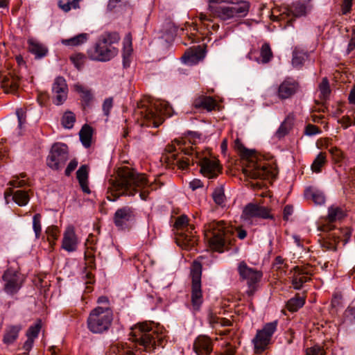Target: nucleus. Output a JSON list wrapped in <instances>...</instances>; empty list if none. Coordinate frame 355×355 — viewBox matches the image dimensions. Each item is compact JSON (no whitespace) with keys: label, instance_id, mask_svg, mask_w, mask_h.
<instances>
[{"label":"nucleus","instance_id":"obj_61","mask_svg":"<svg viewBox=\"0 0 355 355\" xmlns=\"http://www.w3.org/2000/svg\"><path fill=\"white\" fill-rule=\"evenodd\" d=\"M294 209L292 205H286L283 209V219L288 220L289 216L293 213Z\"/></svg>","mask_w":355,"mask_h":355},{"label":"nucleus","instance_id":"obj_9","mask_svg":"<svg viewBox=\"0 0 355 355\" xmlns=\"http://www.w3.org/2000/svg\"><path fill=\"white\" fill-rule=\"evenodd\" d=\"M191 275L192 278V286L191 304L189 305V308L193 314H196L200 310L203 302L201 290L202 265L200 262L195 261L193 263Z\"/></svg>","mask_w":355,"mask_h":355},{"label":"nucleus","instance_id":"obj_50","mask_svg":"<svg viewBox=\"0 0 355 355\" xmlns=\"http://www.w3.org/2000/svg\"><path fill=\"white\" fill-rule=\"evenodd\" d=\"M345 322L349 324H355V306H348L344 312Z\"/></svg>","mask_w":355,"mask_h":355},{"label":"nucleus","instance_id":"obj_17","mask_svg":"<svg viewBox=\"0 0 355 355\" xmlns=\"http://www.w3.org/2000/svg\"><path fill=\"white\" fill-rule=\"evenodd\" d=\"M118 50L112 46L104 44L99 39L95 46L88 51L89 57L93 60L106 62L114 57Z\"/></svg>","mask_w":355,"mask_h":355},{"label":"nucleus","instance_id":"obj_46","mask_svg":"<svg viewBox=\"0 0 355 355\" xmlns=\"http://www.w3.org/2000/svg\"><path fill=\"white\" fill-rule=\"evenodd\" d=\"M329 153L331 155L332 159L335 163L343 164L345 160V155L338 148L332 147L329 149Z\"/></svg>","mask_w":355,"mask_h":355},{"label":"nucleus","instance_id":"obj_52","mask_svg":"<svg viewBox=\"0 0 355 355\" xmlns=\"http://www.w3.org/2000/svg\"><path fill=\"white\" fill-rule=\"evenodd\" d=\"M41 327L42 326L40 322H37L35 324L31 326L26 332V336L28 338H32L33 340H34V338H37L41 329Z\"/></svg>","mask_w":355,"mask_h":355},{"label":"nucleus","instance_id":"obj_37","mask_svg":"<svg viewBox=\"0 0 355 355\" xmlns=\"http://www.w3.org/2000/svg\"><path fill=\"white\" fill-rule=\"evenodd\" d=\"M110 355H135L127 344L118 343L110 348Z\"/></svg>","mask_w":355,"mask_h":355},{"label":"nucleus","instance_id":"obj_13","mask_svg":"<svg viewBox=\"0 0 355 355\" xmlns=\"http://www.w3.org/2000/svg\"><path fill=\"white\" fill-rule=\"evenodd\" d=\"M26 175L21 173L20 176H15L12 180L9 182L10 187L4 191V198L8 200L10 196H12V200H30L33 198V193L30 190L18 189L14 191L15 188L22 187L27 184Z\"/></svg>","mask_w":355,"mask_h":355},{"label":"nucleus","instance_id":"obj_10","mask_svg":"<svg viewBox=\"0 0 355 355\" xmlns=\"http://www.w3.org/2000/svg\"><path fill=\"white\" fill-rule=\"evenodd\" d=\"M250 8V4L247 1H240L232 3L230 6H221L218 8L211 7V14L214 17H218L221 20L243 17L247 15Z\"/></svg>","mask_w":355,"mask_h":355},{"label":"nucleus","instance_id":"obj_57","mask_svg":"<svg viewBox=\"0 0 355 355\" xmlns=\"http://www.w3.org/2000/svg\"><path fill=\"white\" fill-rule=\"evenodd\" d=\"M85 259L88 268L92 270L96 269L95 258L93 254L85 252Z\"/></svg>","mask_w":355,"mask_h":355},{"label":"nucleus","instance_id":"obj_35","mask_svg":"<svg viewBox=\"0 0 355 355\" xmlns=\"http://www.w3.org/2000/svg\"><path fill=\"white\" fill-rule=\"evenodd\" d=\"M304 195L306 200H324L326 198L324 192L315 187L306 188Z\"/></svg>","mask_w":355,"mask_h":355},{"label":"nucleus","instance_id":"obj_28","mask_svg":"<svg viewBox=\"0 0 355 355\" xmlns=\"http://www.w3.org/2000/svg\"><path fill=\"white\" fill-rule=\"evenodd\" d=\"M312 5L308 2H296L291 7V12L295 17L306 15L312 10Z\"/></svg>","mask_w":355,"mask_h":355},{"label":"nucleus","instance_id":"obj_8","mask_svg":"<svg viewBox=\"0 0 355 355\" xmlns=\"http://www.w3.org/2000/svg\"><path fill=\"white\" fill-rule=\"evenodd\" d=\"M112 320L113 313L110 308L97 306L92 310L87 318V328L93 334H103L109 330Z\"/></svg>","mask_w":355,"mask_h":355},{"label":"nucleus","instance_id":"obj_1","mask_svg":"<svg viewBox=\"0 0 355 355\" xmlns=\"http://www.w3.org/2000/svg\"><path fill=\"white\" fill-rule=\"evenodd\" d=\"M149 188L144 174L137 173L128 168H123L119 170L118 178L112 184L111 193L116 198L137 195L141 200H146L150 198Z\"/></svg>","mask_w":355,"mask_h":355},{"label":"nucleus","instance_id":"obj_25","mask_svg":"<svg viewBox=\"0 0 355 355\" xmlns=\"http://www.w3.org/2000/svg\"><path fill=\"white\" fill-rule=\"evenodd\" d=\"M217 103L216 101L210 96H201L196 98L193 101V106L197 109H205L207 111H211L216 108Z\"/></svg>","mask_w":355,"mask_h":355},{"label":"nucleus","instance_id":"obj_11","mask_svg":"<svg viewBox=\"0 0 355 355\" xmlns=\"http://www.w3.org/2000/svg\"><path fill=\"white\" fill-rule=\"evenodd\" d=\"M277 322L266 323L261 329H259L252 342L254 345V352L261 354L270 344L272 335L277 331Z\"/></svg>","mask_w":355,"mask_h":355},{"label":"nucleus","instance_id":"obj_51","mask_svg":"<svg viewBox=\"0 0 355 355\" xmlns=\"http://www.w3.org/2000/svg\"><path fill=\"white\" fill-rule=\"evenodd\" d=\"M311 280V278L307 277H293L291 282L293 286L294 289L295 290H301L303 287V284L306 282H308Z\"/></svg>","mask_w":355,"mask_h":355},{"label":"nucleus","instance_id":"obj_15","mask_svg":"<svg viewBox=\"0 0 355 355\" xmlns=\"http://www.w3.org/2000/svg\"><path fill=\"white\" fill-rule=\"evenodd\" d=\"M136 211L132 207L125 206L115 211L113 222L119 230H125L131 227L136 221Z\"/></svg>","mask_w":355,"mask_h":355},{"label":"nucleus","instance_id":"obj_60","mask_svg":"<svg viewBox=\"0 0 355 355\" xmlns=\"http://www.w3.org/2000/svg\"><path fill=\"white\" fill-rule=\"evenodd\" d=\"M338 122L341 124V125L344 128H347L348 127L351 126L352 125L355 124V119H354V121H353L350 116H344L338 121Z\"/></svg>","mask_w":355,"mask_h":355},{"label":"nucleus","instance_id":"obj_3","mask_svg":"<svg viewBox=\"0 0 355 355\" xmlns=\"http://www.w3.org/2000/svg\"><path fill=\"white\" fill-rule=\"evenodd\" d=\"M234 148L241 154L243 171L247 177L261 180L275 178L277 174L276 168L263 160L261 155L246 149L238 139L234 141Z\"/></svg>","mask_w":355,"mask_h":355},{"label":"nucleus","instance_id":"obj_48","mask_svg":"<svg viewBox=\"0 0 355 355\" xmlns=\"http://www.w3.org/2000/svg\"><path fill=\"white\" fill-rule=\"evenodd\" d=\"M261 56L262 62L264 63L268 62L272 57L271 49L268 44H263L261 49Z\"/></svg>","mask_w":355,"mask_h":355},{"label":"nucleus","instance_id":"obj_27","mask_svg":"<svg viewBox=\"0 0 355 355\" xmlns=\"http://www.w3.org/2000/svg\"><path fill=\"white\" fill-rule=\"evenodd\" d=\"M77 179L83 192L90 193L88 186V167L87 165H82L76 172Z\"/></svg>","mask_w":355,"mask_h":355},{"label":"nucleus","instance_id":"obj_20","mask_svg":"<svg viewBox=\"0 0 355 355\" xmlns=\"http://www.w3.org/2000/svg\"><path fill=\"white\" fill-rule=\"evenodd\" d=\"M299 83L293 78H286L277 87V96L282 101L292 98L300 90Z\"/></svg>","mask_w":355,"mask_h":355},{"label":"nucleus","instance_id":"obj_31","mask_svg":"<svg viewBox=\"0 0 355 355\" xmlns=\"http://www.w3.org/2000/svg\"><path fill=\"white\" fill-rule=\"evenodd\" d=\"M89 37L87 33H80L69 39H63L61 43L64 46H78L85 44Z\"/></svg>","mask_w":355,"mask_h":355},{"label":"nucleus","instance_id":"obj_32","mask_svg":"<svg viewBox=\"0 0 355 355\" xmlns=\"http://www.w3.org/2000/svg\"><path fill=\"white\" fill-rule=\"evenodd\" d=\"M21 329V325L10 326L6 331L3 340L4 343L10 345L14 343L18 338L19 333Z\"/></svg>","mask_w":355,"mask_h":355},{"label":"nucleus","instance_id":"obj_53","mask_svg":"<svg viewBox=\"0 0 355 355\" xmlns=\"http://www.w3.org/2000/svg\"><path fill=\"white\" fill-rule=\"evenodd\" d=\"M306 355H326L323 347L319 345L306 348Z\"/></svg>","mask_w":355,"mask_h":355},{"label":"nucleus","instance_id":"obj_54","mask_svg":"<svg viewBox=\"0 0 355 355\" xmlns=\"http://www.w3.org/2000/svg\"><path fill=\"white\" fill-rule=\"evenodd\" d=\"M85 57L82 53H77L71 57V60L74 64L75 67L80 69L82 68Z\"/></svg>","mask_w":355,"mask_h":355},{"label":"nucleus","instance_id":"obj_44","mask_svg":"<svg viewBox=\"0 0 355 355\" xmlns=\"http://www.w3.org/2000/svg\"><path fill=\"white\" fill-rule=\"evenodd\" d=\"M104 44L112 46V44L117 43L120 40V36L118 33H107L102 35L100 38Z\"/></svg>","mask_w":355,"mask_h":355},{"label":"nucleus","instance_id":"obj_38","mask_svg":"<svg viewBox=\"0 0 355 355\" xmlns=\"http://www.w3.org/2000/svg\"><path fill=\"white\" fill-rule=\"evenodd\" d=\"M203 53L200 51H195L191 53H186L183 57L182 60L184 62L189 65H193L197 64L200 60L204 58Z\"/></svg>","mask_w":355,"mask_h":355},{"label":"nucleus","instance_id":"obj_23","mask_svg":"<svg viewBox=\"0 0 355 355\" xmlns=\"http://www.w3.org/2000/svg\"><path fill=\"white\" fill-rule=\"evenodd\" d=\"M193 347L198 355H209L213 350V341L207 336L200 335L195 339Z\"/></svg>","mask_w":355,"mask_h":355},{"label":"nucleus","instance_id":"obj_29","mask_svg":"<svg viewBox=\"0 0 355 355\" xmlns=\"http://www.w3.org/2000/svg\"><path fill=\"white\" fill-rule=\"evenodd\" d=\"M28 49L31 53L35 55L36 58L44 57L48 52L47 48L44 44L33 40H29Z\"/></svg>","mask_w":355,"mask_h":355},{"label":"nucleus","instance_id":"obj_18","mask_svg":"<svg viewBox=\"0 0 355 355\" xmlns=\"http://www.w3.org/2000/svg\"><path fill=\"white\" fill-rule=\"evenodd\" d=\"M238 272L240 277L247 281L250 295H252L257 290L258 282L261 280L262 273L254 268H250L245 261L239 263Z\"/></svg>","mask_w":355,"mask_h":355},{"label":"nucleus","instance_id":"obj_58","mask_svg":"<svg viewBox=\"0 0 355 355\" xmlns=\"http://www.w3.org/2000/svg\"><path fill=\"white\" fill-rule=\"evenodd\" d=\"M16 114L18 119L19 128H21L23 124L26 123V112L21 108L17 109L16 110Z\"/></svg>","mask_w":355,"mask_h":355},{"label":"nucleus","instance_id":"obj_40","mask_svg":"<svg viewBox=\"0 0 355 355\" xmlns=\"http://www.w3.org/2000/svg\"><path fill=\"white\" fill-rule=\"evenodd\" d=\"M75 90L80 94V97L83 101L88 104L92 100V94L91 91L80 84H76L74 85Z\"/></svg>","mask_w":355,"mask_h":355},{"label":"nucleus","instance_id":"obj_5","mask_svg":"<svg viewBox=\"0 0 355 355\" xmlns=\"http://www.w3.org/2000/svg\"><path fill=\"white\" fill-rule=\"evenodd\" d=\"M186 155H189L190 164L197 163L200 167V173L207 178H215L221 171L219 160L209 150L198 152L191 148L186 150Z\"/></svg>","mask_w":355,"mask_h":355},{"label":"nucleus","instance_id":"obj_59","mask_svg":"<svg viewBox=\"0 0 355 355\" xmlns=\"http://www.w3.org/2000/svg\"><path fill=\"white\" fill-rule=\"evenodd\" d=\"M320 132V129L315 125L309 124L305 128V135L308 136H313Z\"/></svg>","mask_w":355,"mask_h":355},{"label":"nucleus","instance_id":"obj_39","mask_svg":"<svg viewBox=\"0 0 355 355\" xmlns=\"http://www.w3.org/2000/svg\"><path fill=\"white\" fill-rule=\"evenodd\" d=\"M327 162V157L324 153H320L311 164V170L315 173H319L321 171L322 167Z\"/></svg>","mask_w":355,"mask_h":355},{"label":"nucleus","instance_id":"obj_42","mask_svg":"<svg viewBox=\"0 0 355 355\" xmlns=\"http://www.w3.org/2000/svg\"><path fill=\"white\" fill-rule=\"evenodd\" d=\"M76 121L75 114L71 111H67L64 113L61 123L64 128L71 129L73 127Z\"/></svg>","mask_w":355,"mask_h":355},{"label":"nucleus","instance_id":"obj_6","mask_svg":"<svg viewBox=\"0 0 355 355\" xmlns=\"http://www.w3.org/2000/svg\"><path fill=\"white\" fill-rule=\"evenodd\" d=\"M172 107L168 102L157 101L150 106L144 105L140 111L141 125L157 128L164 121V116L172 115Z\"/></svg>","mask_w":355,"mask_h":355},{"label":"nucleus","instance_id":"obj_21","mask_svg":"<svg viewBox=\"0 0 355 355\" xmlns=\"http://www.w3.org/2000/svg\"><path fill=\"white\" fill-rule=\"evenodd\" d=\"M166 150L170 153L168 158L173 159L175 162V164L178 166L179 168L182 170L188 168L189 166L190 165L191 157L188 155H186L184 152L186 150H191V148H182L181 150L182 153L180 155L179 153H175L178 149L174 145L168 146L166 148Z\"/></svg>","mask_w":355,"mask_h":355},{"label":"nucleus","instance_id":"obj_36","mask_svg":"<svg viewBox=\"0 0 355 355\" xmlns=\"http://www.w3.org/2000/svg\"><path fill=\"white\" fill-rule=\"evenodd\" d=\"M293 118L288 116L282 123L279 128L276 131L275 135L277 138L281 139L285 137L291 130L293 127Z\"/></svg>","mask_w":355,"mask_h":355},{"label":"nucleus","instance_id":"obj_16","mask_svg":"<svg viewBox=\"0 0 355 355\" xmlns=\"http://www.w3.org/2000/svg\"><path fill=\"white\" fill-rule=\"evenodd\" d=\"M270 211L271 209L268 207L250 202L243 208L241 218L245 221L251 220L254 218L275 220V216Z\"/></svg>","mask_w":355,"mask_h":355},{"label":"nucleus","instance_id":"obj_62","mask_svg":"<svg viewBox=\"0 0 355 355\" xmlns=\"http://www.w3.org/2000/svg\"><path fill=\"white\" fill-rule=\"evenodd\" d=\"M282 265H284V268H287L288 266L287 263H284V259L282 257L277 256L274 261L273 268L276 270H280Z\"/></svg>","mask_w":355,"mask_h":355},{"label":"nucleus","instance_id":"obj_2","mask_svg":"<svg viewBox=\"0 0 355 355\" xmlns=\"http://www.w3.org/2000/svg\"><path fill=\"white\" fill-rule=\"evenodd\" d=\"M129 336L138 350L146 352H155L157 347H164L167 342L163 328L146 321L131 327Z\"/></svg>","mask_w":355,"mask_h":355},{"label":"nucleus","instance_id":"obj_26","mask_svg":"<svg viewBox=\"0 0 355 355\" xmlns=\"http://www.w3.org/2000/svg\"><path fill=\"white\" fill-rule=\"evenodd\" d=\"M19 78L17 76L9 75L4 76L1 81V87L5 92H15L19 87Z\"/></svg>","mask_w":355,"mask_h":355},{"label":"nucleus","instance_id":"obj_55","mask_svg":"<svg viewBox=\"0 0 355 355\" xmlns=\"http://www.w3.org/2000/svg\"><path fill=\"white\" fill-rule=\"evenodd\" d=\"M212 198L213 200H223V198H227L225 193L224 187L223 185H220L216 187L212 192Z\"/></svg>","mask_w":355,"mask_h":355},{"label":"nucleus","instance_id":"obj_7","mask_svg":"<svg viewBox=\"0 0 355 355\" xmlns=\"http://www.w3.org/2000/svg\"><path fill=\"white\" fill-rule=\"evenodd\" d=\"M173 226L177 231L175 243L179 247L190 250L196 245L197 239L193 233L194 227L189 223L187 215L181 214L175 218Z\"/></svg>","mask_w":355,"mask_h":355},{"label":"nucleus","instance_id":"obj_24","mask_svg":"<svg viewBox=\"0 0 355 355\" xmlns=\"http://www.w3.org/2000/svg\"><path fill=\"white\" fill-rule=\"evenodd\" d=\"M77 244L78 240L74 227L68 226L64 232L62 248L67 252H74L76 250Z\"/></svg>","mask_w":355,"mask_h":355},{"label":"nucleus","instance_id":"obj_34","mask_svg":"<svg viewBox=\"0 0 355 355\" xmlns=\"http://www.w3.org/2000/svg\"><path fill=\"white\" fill-rule=\"evenodd\" d=\"M308 53L304 51L295 49L293 52L292 64L294 67L300 69L308 58Z\"/></svg>","mask_w":355,"mask_h":355},{"label":"nucleus","instance_id":"obj_45","mask_svg":"<svg viewBox=\"0 0 355 355\" xmlns=\"http://www.w3.org/2000/svg\"><path fill=\"white\" fill-rule=\"evenodd\" d=\"M320 96L322 99H327L331 93L329 83L327 78H322V82L319 85Z\"/></svg>","mask_w":355,"mask_h":355},{"label":"nucleus","instance_id":"obj_47","mask_svg":"<svg viewBox=\"0 0 355 355\" xmlns=\"http://www.w3.org/2000/svg\"><path fill=\"white\" fill-rule=\"evenodd\" d=\"M46 234H47V239L50 244H54L55 241L58 238L59 230L56 226H49L46 230Z\"/></svg>","mask_w":355,"mask_h":355},{"label":"nucleus","instance_id":"obj_56","mask_svg":"<svg viewBox=\"0 0 355 355\" xmlns=\"http://www.w3.org/2000/svg\"><path fill=\"white\" fill-rule=\"evenodd\" d=\"M113 107V98L112 97H109L105 99L103 101L102 109L104 114L106 116H108L110 113V110Z\"/></svg>","mask_w":355,"mask_h":355},{"label":"nucleus","instance_id":"obj_33","mask_svg":"<svg viewBox=\"0 0 355 355\" xmlns=\"http://www.w3.org/2000/svg\"><path fill=\"white\" fill-rule=\"evenodd\" d=\"M93 130L92 128L88 125H84L79 132L80 140L85 148H89L91 146L92 137Z\"/></svg>","mask_w":355,"mask_h":355},{"label":"nucleus","instance_id":"obj_43","mask_svg":"<svg viewBox=\"0 0 355 355\" xmlns=\"http://www.w3.org/2000/svg\"><path fill=\"white\" fill-rule=\"evenodd\" d=\"M80 0H59L58 6L64 12L79 8Z\"/></svg>","mask_w":355,"mask_h":355},{"label":"nucleus","instance_id":"obj_64","mask_svg":"<svg viewBox=\"0 0 355 355\" xmlns=\"http://www.w3.org/2000/svg\"><path fill=\"white\" fill-rule=\"evenodd\" d=\"M352 6V0H344L342 5V13L347 15L350 12Z\"/></svg>","mask_w":355,"mask_h":355},{"label":"nucleus","instance_id":"obj_14","mask_svg":"<svg viewBox=\"0 0 355 355\" xmlns=\"http://www.w3.org/2000/svg\"><path fill=\"white\" fill-rule=\"evenodd\" d=\"M69 159L68 147L62 143L54 144L46 158V164L53 170L62 168Z\"/></svg>","mask_w":355,"mask_h":355},{"label":"nucleus","instance_id":"obj_22","mask_svg":"<svg viewBox=\"0 0 355 355\" xmlns=\"http://www.w3.org/2000/svg\"><path fill=\"white\" fill-rule=\"evenodd\" d=\"M52 91L55 98L54 103L62 105L67 98L68 87L65 79L57 77L53 84Z\"/></svg>","mask_w":355,"mask_h":355},{"label":"nucleus","instance_id":"obj_63","mask_svg":"<svg viewBox=\"0 0 355 355\" xmlns=\"http://www.w3.org/2000/svg\"><path fill=\"white\" fill-rule=\"evenodd\" d=\"M78 166V161L76 159H72L69 163L67 168L65 169V175L69 176L71 175L72 171H73Z\"/></svg>","mask_w":355,"mask_h":355},{"label":"nucleus","instance_id":"obj_30","mask_svg":"<svg viewBox=\"0 0 355 355\" xmlns=\"http://www.w3.org/2000/svg\"><path fill=\"white\" fill-rule=\"evenodd\" d=\"M306 302V297H302L299 293H296L295 296L286 302V308L291 312H296L302 308Z\"/></svg>","mask_w":355,"mask_h":355},{"label":"nucleus","instance_id":"obj_19","mask_svg":"<svg viewBox=\"0 0 355 355\" xmlns=\"http://www.w3.org/2000/svg\"><path fill=\"white\" fill-rule=\"evenodd\" d=\"M2 279L4 282V291L10 295L16 294L21 288L24 282L23 276L19 272L11 269H8L4 272Z\"/></svg>","mask_w":355,"mask_h":355},{"label":"nucleus","instance_id":"obj_12","mask_svg":"<svg viewBox=\"0 0 355 355\" xmlns=\"http://www.w3.org/2000/svg\"><path fill=\"white\" fill-rule=\"evenodd\" d=\"M210 229L211 230V245L216 251L223 252L224 248L230 243V230L222 222L214 223L210 225Z\"/></svg>","mask_w":355,"mask_h":355},{"label":"nucleus","instance_id":"obj_41","mask_svg":"<svg viewBox=\"0 0 355 355\" xmlns=\"http://www.w3.org/2000/svg\"><path fill=\"white\" fill-rule=\"evenodd\" d=\"M199 20L201 24L207 29L212 28L213 30H217L219 26L216 24H213V19L211 16L207 15L203 12H200L198 15Z\"/></svg>","mask_w":355,"mask_h":355},{"label":"nucleus","instance_id":"obj_4","mask_svg":"<svg viewBox=\"0 0 355 355\" xmlns=\"http://www.w3.org/2000/svg\"><path fill=\"white\" fill-rule=\"evenodd\" d=\"M347 216V210L343 207L333 205L328 208V213L324 217V220L327 224L324 226L325 230L328 231L327 239L329 240L327 248L336 251L337 245L343 242V245L348 243L352 230L349 227L335 228L331 223L340 221Z\"/></svg>","mask_w":355,"mask_h":355},{"label":"nucleus","instance_id":"obj_49","mask_svg":"<svg viewBox=\"0 0 355 355\" xmlns=\"http://www.w3.org/2000/svg\"><path fill=\"white\" fill-rule=\"evenodd\" d=\"M41 218L42 216L40 214H35L33 217V229L36 238L40 237L42 231Z\"/></svg>","mask_w":355,"mask_h":355}]
</instances>
